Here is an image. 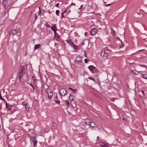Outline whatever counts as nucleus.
<instances>
[{"instance_id":"obj_36","label":"nucleus","mask_w":147,"mask_h":147,"mask_svg":"<svg viewBox=\"0 0 147 147\" xmlns=\"http://www.w3.org/2000/svg\"><path fill=\"white\" fill-rule=\"evenodd\" d=\"M64 14H63L62 13H61V18H64L65 17L63 15Z\"/></svg>"},{"instance_id":"obj_11","label":"nucleus","mask_w":147,"mask_h":147,"mask_svg":"<svg viewBox=\"0 0 147 147\" xmlns=\"http://www.w3.org/2000/svg\"><path fill=\"white\" fill-rule=\"evenodd\" d=\"M90 127L92 128H94V127L95 126V123L93 122H91L90 123V124H89L88 125Z\"/></svg>"},{"instance_id":"obj_24","label":"nucleus","mask_w":147,"mask_h":147,"mask_svg":"<svg viewBox=\"0 0 147 147\" xmlns=\"http://www.w3.org/2000/svg\"><path fill=\"white\" fill-rule=\"evenodd\" d=\"M69 99L70 100H74L73 96L70 95L69 96Z\"/></svg>"},{"instance_id":"obj_15","label":"nucleus","mask_w":147,"mask_h":147,"mask_svg":"<svg viewBox=\"0 0 147 147\" xmlns=\"http://www.w3.org/2000/svg\"><path fill=\"white\" fill-rule=\"evenodd\" d=\"M40 47V44H37L35 45L34 48V50H36V49L39 48Z\"/></svg>"},{"instance_id":"obj_10","label":"nucleus","mask_w":147,"mask_h":147,"mask_svg":"<svg viewBox=\"0 0 147 147\" xmlns=\"http://www.w3.org/2000/svg\"><path fill=\"white\" fill-rule=\"evenodd\" d=\"M75 63L80 62L82 61L80 57H78L75 60Z\"/></svg>"},{"instance_id":"obj_26","label":"nucleus","mask_w":147,"mask_h":147,"mask_svg":"<svg viewBox=\"0 0 147 147\" xmlns=\"http://www.w3.org/2000/svg\"><path fill=\"white\" fill-rule=\"evenodd\" d=\"M88 79H89L93 80L94 82H95V80L93 78H92L91 77H89L88 78Z\"/></svg>"},{"instance_id":"obj_23","label":"nucleus","mask_w":147,"mask_h":147,"mask_svg":"<svg viewBox=\"0 0 147 147\" xmlns=\"http://www.w3.org/2000/svg\"><path fill=\"white\" fill-rule=\"evenodd\" d=\"M37 141L36 140L35 141L34 143V147L36 146L37 145Z\"/></svg>"},{"instance_id":"obj_5","label":"nucleus","mask_w":147,"mask_h":147,"mask_svg":"<svg viewBox=\"0 0 147 147\" xmlns=\"http://www.w3.org/2000/svg\"><path fill=\"white\" fill-rule=\"evenodd\" d=\"M67 42L72 47L74 48L75 49H76V46L74 43L72 41L70 40H67Z\"/></svg>"},{"instance_id":"obj_17","label":"nucleus","mask_w":147,"mask_h":147,"mask_svg":"<svg viewBox=\"0 0 147 147\" xmlns=\"http://www.w3.org/2000/svg\"><path fill=\"white\" fill-rule=\"evenodd\" d=\"M111 33L113 36H115V32L112 29H111Z\"/></svg>"},{"instance_id":"obj_37","label":"nucleus","mask_w":147,"mask_h":147,"mask_svg":"<svg viewBox=\"0 0 147 147\" xmlns=\"http://www.w3.org/2000/svg\"><path fill=\"white\" fill-rule=\"evenodd\" d=\"M25 108H26V111H29V109L28 108H27V107H26L25 106Z\"/></svg>"},{"instance_id":"obj_28","label":"nucleus","mask_w":147,"mask_h":147,"mask_svg":"<svg viewBox=\"0 0 147 147\" xmlns=\"http://www.w3.org/2000/svg\"><path fill=\"white\" fill-rule=\"evenodd\" d=\"M66 104L67 105H69V101L68 100H66Z\"/></svg>"},{"instance_id":"obj_46","label":"nucleus","mask_w":147,"mask_h":147,"mask_svg":"<svg viewBox=\"0 0 147 147\" xmlns=\"http://www.w3.org/2000/svg\"><path fill=\"white\" fill-rule=\"evenodd\" d=\"M12 132H15V130L14 129H13L12 131Z\"/></svg>"},{"instance_id":"obj_56","label":"nucleus","mask_w":147,"mask_h":147,"mask_svg":"<svg viewBox=\"0 0 147 147\" xmlns=\"http://www.w3.org/2000/svg\"><path fill=\"white\" fill-rule=\"evenodd\" d=\"M146 144H147V143H146Z\"/></svg>"},{"instance_id":"obj_34","label":"nucleus","mask_w":147,"mask_h":147,"mask_svg":"<svg viewBox=\"0 0 147 147\" xmlns=\"http://www.w3.org/2000/svg\"><path fill=\"white\" fill-rule=\"evenodd\" d=\"M84 62L85 63H87L88 62V60L86 59H84Z\"/></svg>"},{"instance_id":"obj_50","label":"nucleus","mask_w":147,"mask_h":147,"mask_svg":"<svg viewBox=\"0 0 147 147\" xmlns=\"http://www.w3.org/2000/svg\"><path fill=\"white\" fill-rule=\"evenodd\" d=\"M142 66H143V67H145V65H142Z\"/></svg>"},{"instance_id":"obj_12","label":"nucleus","mask_w":147,"mask_h":147,"mask_svg":"<svg viewBox=\"0 0 147 147\" xmlns=\"http://www.w3.org/2000/svg\"><path fill=\"white\" fill-rule=\"evenodd\" d=\"M7 0H3L2 3L4 7H5L7 3Z\"/></svg>"},{"instance_id":"obj_2","label":"nucleus","mask_w":147,"mask_h":147,"mask_svg":"<svg viewBox=\"0 0 147 147\" xmlns=\"http://www.w3.org/2000/svg\"><path fill=\"white\" fill-rule=\"evenodd\" d=\"M109 52H106V51H105L104 50H102L101 55L102 56L107 57L109 56Z\"/></svg>"},{"instance_id":"obj_1","label":"nucleus","mask_w":147,"mask_h":147,"mask_svg":"<svg viewBox=\"0 0 147 147\" xmlns=\"http://www.w3.org/2000/svg\"><path fill=\"white\" fill-rule=\"evenodd\" d=\"M26 73V70L24 67H22V68L19 74V79L20 80L23 76Z\"/></svg>"},{"instance_id":"obj_13","label":"nucleus","mask_w":147,"mask_h":147,"mask_svg":"<svg viewBox=\"0 0 147 147\" xmlns=\"http://www.w3.org/2000/svg\"><path fill=\"white\" fill-rule=\"evenodd\" d=\"M131 73L134 75H138L139 74V71L137 70H133L131 71Z\"/></svg>"},{"instance_id":"obj_27","label":"nucleus","mask_w":147,"mask_h":147,"mask_svg":"<svg viewBox=\"0 0 147 147\" xmlns=\"http://www.w3.org/2000/svg\"><path fill=\"white\" fill-rule=\"evenodd\" d=\"M124 46V44L121 43L119 45V48H121L122 47Z\"/></svg>"},{"instance_id":"obj_30","label":"nucleus","mask_w":147,"mask_h":147,"mask_svg":"<svg viewBox=\"0 0 147 147\" xmlns=\"http://www.w3.org/2000/svg\"><path fill=\"white\" fill-rule=\"evenodd\" d=\"M46 27L47 28H49L50 27V26L49 25L47 24H46Z\"/></svg>"},{"instance_id":"obj_51","label":"nucleus","mask_w":147,"mask_h":147,"mask_svg":"<svg viewBox=\"0 0 147 147\" xmlns=\"http://www.w3.org/2000/svg\"><path fill=\"white\" fill-rule=\"evenodd\" d=\"M133 64V63H129V65H131V64Z\"/></svg>"},{"instance_id":"obj_53","label":"nucleus","mask_w":147,"mask_h":147,"mask_svg":"<svg viewBox=\"0 0 147 147\" xmlns=\"http://www.w3.org/2000/svg\"><path fill=\"white\" fill-rule=\"evenodd\" d=\"M28 124H26V126H28Z\"/></svg>"},{"instance_id":"obj_44","label":"nucleus","mask_w":147,"mask_h":147,"mask_svg":"<svg viewBox=\"0 0 147 147\" xmlns=\"http://www.w3.org/2000/svg\"><path fill=\"white\" fill-rule=\"evenodd\" d=\"M66 10H65L62 13H63V14H64L65 13H66Z\"/></svg>"},{"instance_id":"obj_41","label":"nucleus","mask_w":147,"mask_h":147,"mask_svg":"<svg viewBox=\"0 0 147 147\" xmlns=\"http://www.w3.org/2000/svg\"><path fill=\"white\" fill-rule=\"evenodd\" d=\"M59 5V3H57L56 5H55V6L57 7H58V6Z\"/></svg>"},{"instance_id":"obj_52","label":"nucleus","mask_w":147,"mask_h":147,"mask_svg":"<svg viewBox=\"0 0 147 147\" xmlns=\"http://www.w3.org/2000/svg\"><path fill=\"white\" fill-rule=\"evenodd\" d=\"M144 50V49H142V50H139V51H143V50Z\"/></svg>"},{"instance_id":"obj_29","label":"nucleus","mask_w":147,"mask_h":147,"mask_svg":"<svg viewBox=\"0 0 147 147\" xmlns=\"http://www.w3.org/2000/svg\"><path fill=\"white\" fill-rule=\"evenodd\" d=\"M140 92H141V93L142 94V96H144V92L142 90Z\"/></svg>"},{"instance_id":"obj_19","label":"nucleus","mask_w":147,"mask_h":147,"mask_svg":"<svg viewBox=\"0 0 147 147\" xmlns=\"http://www.w3.org/2000/svg\"><path fill=\"white\" fill-rule=\"evenodd\" d=\"M55 98H56V99L55 100V102L56 103H57L59 104L60 103V101L59 100L57 99V96H56Z\"/></svg>"},{"instance_id":"obj_54","label":"nucleus","mask_w":147,"mask_h":147,"mask_svg":"<svg viewBox=\"0 0 147 147\" xmlns=\"http://www.w3.org/2000/svg\"><path fill=\"white\" fill-rule=\"evenodd\" d=\"M56 38H57L59 39L60 37H56Z\"/></svg>"},{"instance_id":"obj_8","label":"nucleus","mask_w":147,"mask_h":147,"mask_svg":"<svg viewBox=\"0 0 147 147\" xmlns=\"http://www.w3.org/2000/svg\"><path fill=\"white\" fill-rule=\"evenodd\" d=\"M47 92L48 95V98L51 99L52 98V96L53 95V92L51 91L49 92L48 90H47Z\"/></svg>"},{"instance_id":"obj_33","label":"nucleus","mask_w":147,"mask_h":147,"mask_svg":"<svg viewBox=\"0 0 147 147\" xmlns=\"http://www.w3.org/2000/svg\"><path fill=\"white\" fill-rule=\"evenodd\" d=\"M111 5V4H105V6H108L110 5Z\"/></svg>"},{"instance_id":"obj_49","label":"nucleus","mask_w":147,"mask_h":147,"mask_svg":"<svg viewBox=\"0 0 147 147\" xmlns=\"http://www.w3.org/2000/svg\"><path fill=\"white\" fill-rule=\"evenodd\" d=\"M84 53H85V57H86V53H85V52Z\"/></svg>"},{"instance_id":"obj_35","label":"nucleus","mask_w":147,"mask_h":147,"mask_svg":"<svg viewBox=\"0 0 147 147\" xmlns=\"http://www.w3.org/2000/svg\"><path fill=\"white\" fill-rule=\"evenodd\" d=\"M22 104L24 105V106H26L27 105V104L26 103H22Z\"/></svg>"},{"instance_id":"obj_40","label":"nucleus","mask_w":147,"mask_h":147,"mask_svg":"<svg viewBox=\"0 0 147 147\" xmlns=\"http://www.w3.org/2000/svg\"><path fill=\"white\" fill-rule=\"evenodd\" d=\"M0 99L2 100H3V98L2 97L1 95H0Z\"/></svg>"},{"instance_id":"obj_14","label":"nucleus","mask_w":147,"mask_h":147,"mask_svg":"<svg viewBox=\"0 0 147 147\" xmlns=\"http://www.w3.org/2000/svg\"><path fill=\"white\" fill-rule=\"evenodd\" d=\"M6 107L7 108L9 111H10L11 109V107L10 105L7 104L6 102Z\"/></svg>"},{"instance_id":"obj_18","label":"nucleus","mask_w":147,"mask_h":147,"mask_svg":"<svg viewBox=\"0 0 147 147\" xmlns=\"http://www.w3.org/2000/svg\"><path fill=\"white\" fill-rule=\"evenodd\" d=\"M142 76L145 79H147V75L146 74H141Z\"/></svg>"},{"instance_id":"obj_42","label":"nucleus","mask_w":147,"mask_h":147,"mask_svg":"<svg viewBox=\"0 0 147 147\" xmlns=\"http://www.w3.org/2000/svg\"><path fill=\"white\" fill-rule=\"evenodd\" d=\"M76 89L74 90H73V93H76Z\"/></svg>"},{"instance_id":"obj_55","label":"nucleus","mask_w":147,"mask_h":147,"mask_svg":"<svg viewBox=\"0 0 147 147\" xmlns=\"http://www.w3.org/2000/svg\"><path fill=\"white\" fill-rule=\"evenodd\" d=\"M72 5H74V3H72Z\"/></svg>"},{"instance_id":"obj_7","label":"nucleus","mask_w":147,"mask_h":147,"mask_svg":"<svg viewBox=\"0 0 147 147\" xmlns=\"http://www.w3.org/2000/svg\"><path fill=\"white\" fill-rule=\"evenodd\" d=\"M88 68L91 72L93 73H94V71L95 69V67L92 65L90 66Z\"/></svg>"},{"instance_id":"obj_4","label":"nucleus","mask_w":147,"mask_h":147,"mask_svg":"<svg viewBox=\"0 0 147 147\" xmlns=\"http://www.w3.org/2000/svg\"><path fill=\"white\" fill-rule=\"evenodd\" d=\"M97 32V29L96 28H93L90 31V34L92 36L95 35Z\"/></svg>"},{"instance_id":"obj_48","label":"nucleus","mask_w":147,"mask_h":147,"mask_svg":"<svg viewBox=\"0 0 147 147\" xmlns=\"http://www.w3.org/2000/svg\"><path fill=\"white\" fill-rule=\"evenodd\" d=\"M140 96H142V94L141 93V92H140Z\"/></svg>"},{"instance_id":"obj_22","label":"nucleus","mask_w":147,"mask_h":147,"mask_svg":"<svg viewBox=\"0 0 147 147\" xmlns=\"http://www.w3.org/2000/svg\"><path fill=\"white\" fill-rule=\"evenodd\" d=\"M100 147H109V146L106 144H103L100 145Z\"/></svg>"},{"instance_id":"obj_43","label":"nucleus","mask_w":147,"mask_h":147,"mask_svg":"<svg viewBox=\"0 0 147 147\" xmlns=\"http://www.w3.org/2000/svg\"><path fill=\"white\" fill-rule=\"evenodd\" d=\"M69 89L71 90L72 91H73V90H74V89H73L72 88H69Z\"/></svg>"},{"instance_id":"obj_9","label":"nucleus","mask_w":147,"mask_h":147,"mask_svg":"<svg viewBox=\"0 0 147 147\" xmlns=\"http://www.w3.org/2000/svg\"><path fill=\"white\" fill-rule=\"evenodd\" d=\"M51 29L54 32L55 34L56 31L57 30L55 24L54 25L51 27Z\"/></svg>"},{"instance_id":"obj_38","label":"nucleus","mask_w":147,"mask_h":147,"mask_svg":"<svg viewBox=\"0 0 147 147\" xmlns=\"http://www.w3.org/2000/svg\"><path fill=\"white\" fill-rule=\"evenodd\" d=\"M83 5H81L80 7L79 8V10H80L81 8L82 7Z\"/></svg>"},{"instance_id":"obj_39","label":"nucleus","mask_w":147,"mask_h":147,"mask_svg":"<svg viewBox=\"0 0 147 147\" xmlns=\"http://www.w3.org/2000/svg\"><path fill=\"white\" fill-rule=\"evenodd\" d=\"M34 76H32V78H33V79L34 80V82H37V81H36V79H34Z\"/></svg>"},{"instance_id":"obj_6","label":"nucleus","mask_w":147,"mask_h":147,"mask_svg":"<svg viewBox=\"0 0 147 147\" xmlns=\"http://www.w3.org/2000/svg\"><path fill=\"white\" fill-rule=\"evenodd\" d=\"M17 32L16 29L13 30L12 31H10L9 32V36H12V35H16L17 34Z\"/></svg>"},{"instance_id":"obj_47","label":"nucleus","mask_w":147,"mask_h":147,"mask_svg":"<svg viewBox=\"0 0 147 147\" xmlns=\"http://www.w3.org/2000/svg\"><path fill=\"white\" fill-rule=\"evenodd\" d=\"M37 18V16H36V14H35V19H36Z\"/></svg>"},{"instance_id":"obj_25","label":"nucleus","mask_w":147,"mask_h":147,"mask_svg":"<svg viewBox=\"0 0 147 147\" xmlns=\"http://www.w3.org/2000/svg\"><path fill=\"white\" fill-rule=\"evenodd\" d=\"M60 12V11L59 10H56V14L57 16H58L59 15V14Z\"/></svg>"},{"instance_id":"obj_16","label":"nucleus","mask_w":147,"mask_h":147,"mask_svg":"<svg viewBox=\"0 0 147 147\" xmlns=\"http://www.w3.org/2000/svg\"><path fill=\"white\" fill-rule=\"evenodd\" d=\"M90 122L91 121H90L89 119H86L85 121V123L88 125H89V124H90Z\"/></svg>"},{"instance_id":"obj_3","label":"nucleus","mask_w":147,"mask_h":147,"mask_svg":"<svg viewBox=\"0 0 147 147\" xmlns=\"http://www.w3.org/2000/svg\"><path fill=\"white\" fill-rule=\"evenodd\" d=\"M59 94L61 96L65 95L67 94L66 90L64 88L61 89L59 91Z\"/></svg>"},{"instance_id":"obj_31","label":"nucleus","mask_w":147,"mask_h":147,"mask_svg":"<svg viewBox=\"0 0 147 147\" xmlns=\"http://www.w3.org/2000/svg\"><path fill=\"white\" fill-rule=\"evenodd\" d=\"M29 84L32 86V87L33 89L34 90L35 88L34 86H33V85L31 83Z\"/></svg>"},{"instance_id":"obj_32","label":"nucleus","mask_w":147,"mask_h":147,"mask_svg":"<svg viewBox=\"0 0 147 147\" xmlns=\"http://www.w3.org/2000/svg\"><path fill=\"white\" fill-rule=\"evenodd\" d=\"M51 128L52 129H55V127L54 125H52L51 126Z\"/></svg>"},{"instance_id":"obj_21","label":"nucleus","mask_w":147,"mask_h":147,"mask_svg":"<svg viewBox=\"0 0 147 147\" xmlns=\"http://www.w3.org/2000/svg\"><path fill=\"white\" fill-rule=\"evenodd\" d=\"M31 139L32 141L33 142L35 141L36 140V138L34 137H31Z\"/></svg>"},{"instance_id":"obj_45","label":"nucleus","mask_w":147,"mask_h":147,"mask_svg":"<svg viewBox=\"0 0 147 147\" xmlns=\"http://www.w3.org/2000/svg\"><path fill=\"white\" fill-rule=\"evenodd\" d=\"M96 139H97V140H99V137L98 136H97V138H96Z\"/></svg>"},{"instance_id":"obj_20","label":"nucleus","mask_w":147,"mask_h":147,"mask_svg":"<svg viewBox=\"0 0 147 147\" xmlns=\"http://www.w3.org/2000/svg\"><path fill=\"white\" fill-rule=\"evenodd\" d=\"M102 50H104L105 51H106V52H109V53L110 52V51L106 47L104 48V49H102Z\"/></svg>"}]
</instances>
